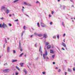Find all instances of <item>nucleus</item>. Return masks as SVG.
<instances>
[{
	"mask_svg": "<svg viewBox=\"0 0 75 75\" xmlns=\"http://www.w3.org/2000/svg\"><path fill=\"white\" fill-rule=\"evenodd\" d=\"M23 71L24 72L25 75H27V71H26V69H24Z\"/></svg>",
	"mask_w": 75,
	"mask_h": 75,
	"instance_id": "2eb2a0df",
	"label": "nucleus"
},
{
	"mask_svg": "<svg viewBox=\"0 0 75 75\" xmlns=\"http://www.w3.org/2000/svg\"><path fill=\"white\" fill-rule=\"evenodd\" d=\"M19 0H15L13 1L14 3H16V2H17Z\"/></svg>",
	"mask_w": 75,
	"mask_h": 75,
	"instance_id": "412c9836",
	"label": "nucleus"
},
{
	"mask_svg": "<svg viewBox=\"0 0 75 75\" xmlns=\"http://www.w3.org/2000/svg\"><path fill=\"white\" fill-rule=\"evenodd\" d=\"M68 73L67 72H66L65 71L64 72V74L65 75H67V74Z\"/></svg>",
	"mask_w": 75,
	"mask_h": 75,
	"instance_id": "473e14b6",
	"label": "nucleus"
},
{
	"mask_svg": "<svg viewBox=\"0 0 75 75\" xmlns=\"http://www.w3.org/2000/svg\"><path fill=\"white\" fill-rule=\"evenodd\" d=\"M47 55H48V53L47 52V50H45V54H43V55L44 59H45L46 57L45 56H47Z\"/></svg>",
	"mask_w": 75,
	"mask_h": 75,
	"instance_id": "f03ea898",
	"label": "nucleus"
},
{
	"mask_svg": "<svg viewBox=\"0 0 75 75\" xmlns=\"http://www.w3.org/2000/svg\"><path fill=\"white\" fill-rule=\"evenodd\" d=\"M16 68L18 71H20V68H19L17 66H16Z\"/></svg>",
	"mask_w": 75,
	"mask_h": 75,
	"instance_id": "aec40b11",
	"label": "nucleus"
},
{
	"mask_svg": "<svg viewBox=\"0 0 75 75\" xmlns=\"http://www.w3.org/2000/svg\"><path fill=\"white\" fill-rule=\"evenodd\" d=\"M37 43H36L35 44V47H37Z\"/></svg>",
	"mask_w": 75,
	"mask_h": 75,
	"instance_id": "a878e982",
	"label": "nucleus"
},
{
	"mask_svg": "<svg viewBox=\"0 0 75 75\" xmlns=\"http://www.w3.org/2000/svg\"><path fill=\"white\" fill-rule=\"evenodd\" d=\"M34 35H36L37 36H38V33H34Z\"/></svg>",
	"mask_w": 75,
	"mask_h": 75,
	"instance_id": "393cba45",
	"label": "nucleus"
},
{
	"mask_svg": "<svg viewBox=\"0 0 75 75\" xmlns=\"http://www.w3.org/2000/svg\"><path fill=\"white\" fill-rule=\"evenodd\" d=\"M19 48H21V50H20L21 51H23V50H22V48H21V43H20V42H19Z\"/></svg>",
	"mask_w": 75,
	"mask_h": 75,
	"instance_id": "423d86ee",
	"label": "nucleus"
},
{
	"mask_svg": "<svg viewBox=\"0 0 75 75\" xmlns=\"http://www.w3.org/2000/svg\"><path fill=\"white\" fill-rule=\"evenodd\" d=\"M65 33L63 34V37H65Z\"/></svg>",
	"mask_w": 75,
	"mask_h": 75,
	"instance_id": "864d4df0",
	"label": "nucleus"
},
{
	"mask_svg": "<svg viewBox=\"0 0 75 75\" xmlns=\"http://www.w3.org/2000/svg\"><path fill=\"white\" fill-rule=\"evenodd\" d=\"M17 59H13L12 60V62H17Z\"/></svg>",
	"mask_w": 75,
	"mask_h": 75,
	"instance_id": "f8f14e48",
	"label": "nucleus"
},
{
	"mask_svg": "<svg viewBox=\"0 0 75 75\" xmlns=\"http://www.w3.org/2000/svg\"><path fill=\"white\" fill-rule=\"evenodd\" d=\"M54 13V11H52V14H53Z\"/></svg>",
	"mask_w": 75,
	"mask_h": 75,
	"instance_id": "ea45409f",
	"label": "nucleus"
},
{
	"mask_svg": "<svg viewBox=\"0 0 75 75\" xmlns=\"http://www.w3.org/2000/svg\"><path fill=\"white\" fill-rule=\"evenodd\" d=\"M7 51L8 52H10V47H8L7 48Z\"/></svg>",
	"mask_w": 75,
	"mask_h": 75,
	"instance_id": "ddd939ff",
	"label": "nucleus"
},
{
	"mask_svg": "<svg viewBox=\"0 0 75 75\" xmlns=\"http://www.w3.org/2000/svg\"><path fill=\"white\" fill-rule=\"evenodd\" d=\"M29 65H31V63H29Z\"/></svg>",
	"mask_w": 75,
	"mask_h": 75,
	"instance_id": "bf43d9fd",
	"label": "nucleus"
},
{
	"mask_svg": "<svg viewBox=\"0 0 75 75\" xmlns=\"http://www.w3.org/2000/svg\"><path fill=\"white\" fill-rule=\"evenodd\" d=\"M50 25H52V22H51L50 23Z\"/></svg>",
	"mask_w": 75,
	"mask_h": 75,
	"instance_id": "37998d69",
	"label": "nucleus"
},
{
	"mask_svg": "<svg viewBox=\"0 0 75 75\" xmlns=\"http://www.w3.org/2000/svg\"><path fill=\"white\" fill-rule=\"evenodd\" d=\"M48 45H49V42H46L45 44L46 45V46H47Z\"/></svg>",
	"mask_w": 75,
	"mask_h": 75,
	"instance_id": "cd10ccee",
	"label": "nucleus"
},
{
	"mask_svg": "<svg viewBox=\"0 0 75 75\" xmlns=\"http://www.w3.org/2000/svg\"><path fill=\"white\" fill-rule=\"evenodd\" d=\"M23 54H24V53H22L19 56V57H22V55H23Z\"/></svg>",
	"mask_w": 75,
	"mask_h": 75,
	"instance_id": "6ab92c4d",
	"label": "nucleus"
},
{
	"mask_svg": "<svg viewBox=\"0 0 75 75\" xmlns=\"http://www.w3.org/2000/svg\"><path fill=\"white\" fill-rule=\"evenodd\" d=\"M53 38H56V35H55L53 37Z\"/></svg>",
	"mask_w": 75,
	"mask_h": 75,
	"instance_id": "72a5a7b5",
	"label": "nucleus"
},
{
	"mask_svg": "<svg viewBox=\"0 0 75 75\" xmlns=\"http://www.w3.org/2000/svg\"><path fill=\"white\" fill-rule=\"evenodd\" d=\"M38 37H42V34H38Z\"/></svg>",
	"mask_w": 75,
	"mask_h": 75,
	"instance_id": "b1692460",
	"label": "nucleus"
},
{
	"mask_svg": "<svg viewBox=\"0 0 75 75\" xmlns=\"http://www.w3.org/2000/svg\"><path fill=\"white\" fill-rule=\"evenodd\" d=\"M9 10H8V9H7L6 10V13H7V14H8V13H9Z\"/></svg>",
	"mask_w": 75,
	"mask_h": 75,
	"instance_id": "f3484780",
	"label": "nucleus"
},
{
	"mask_svg": "<svg viewBox=\"0 0 75 75\" xmlns=\"http://www.w3.org/2000/svg\"><path fill=\"white\" fill-rule=\"evenodd\" d=\"M23 28H24V30H25V26H24Z\"/></svg>",
	"mask_w": 75,
	"mask_h": 75,
	"instance_id": "c03bdc74",
	"label": "nucleus"
},
{
	"mask_svg": "<svg viewBox=\"0 0 75 75\" xmlns=\"http://www.w3.org/2000/svg\"><path fill=\"white\" fill-rule=\"evenodd\" d=\"M61 72V69H59L58 70V72Z\"/></svg>",
	"mask_w": 75,
	"mask_h": 75,
	"instance_id": "a18cd8bd",
	"label": "nucleus"
},
{
	"mask_svg": "<svg viewBox=\"0 0 75 75\" xmlns=\"http://www.w3.org/2000/svg\"><path fill=\"white\" fill-rule=\"evenodd\" d=\"M24 31H23L22 33H23V34H24Z\"/></svg>",
	"mask_w": 75,
	"mask_h": 75,
	"instance_id": "680f3d73",
	"label": "nucleus"
},
{
	"mask_svg": "<svg viewBox=\"0 0 75 75\" xmlns=\"http://www.w3.org/2000/svg\"><path fill=\"white\" fill-rule=\"evenodd\" d=\"M70 1H71V2H72L73 1H72V0H70Z\"/></svg>",
	"mask_w": 75,
	"mask_h": 75,
	"instance_id": "e2e57ef3",
	"label": "nucleus"
},
{
	"mask_svg": "<svg viewBox=\"0 0 75 75\" xmlns=\"http://www.w3.org/2000/svg\"><path fill=\"white\" fill-rule=\"evenodd\" d=\"M13 53H14V54H15L16 52V50H13Z\"/></svg>",
	"mask_w": 75,
	"mask_h": 75,
	"instance_id": "c85d7f7f",
	"label": "nucleus"
},
{
	"mask_svg": "<svg viewBox=\"0 0 75 75\" xmlns=\"http://www.w3.org/2000/svg\"><path fill=\"white\" fill-rule=\"evenodd\" d=\"M50 53H51L52 54H54V52L52 50H50Z\"/></svg>",
	"mask_w": 75,
	"mask_h": 75,
	"instance_id": "4468645a",
	"label": "nucleus"
},
{
	"mask_svg": "<svg viewBox=\"0 0 75 75\" xmlns=\"http://www.w3.org/2000/svg\"><path fill=\"white\" fill-rule=\"evenodd\" d=\"M47 37L48 36H47V34H44L43 35V38H47Z\"/></svg>",
	"mask_w": 75,
	"mask_h": 75,
	"instance_id": "0eeeda50",
	"label": "nucleus"
},
{
	"mask_svg": "<svg viewBox=\"0 0 75 75\" xmlns=\"http://www.w3.org/2000/svg\"><path fill=\"white\" fill-rule=\"evenodd\" d=\"M8 25L9 26H10V27H11V23H9Z\"/></svg>",
	"mask_w": 75,
	"mask_h": 75,
	"instance_id": "4c0bfd02",
	"label": "nucleus"
},
{
	"mask_svg": "<svg viewBox=\"0 0 75 75\" xmlns=\"http://www.w3.org/2000/svg\"><path fill=\"white\" fill-rule=\"evenodd\" d=\"M7 39L8 40L9 39V38H7Z\"/></svg>",
	"mask_w": 75,
	"mask_h": 75,
	"instance_id": "69168bd1",
	"label": "nucleus"
},
{
	"mask_svg": "<svg viewBox=\"0 0 75 75\" xmlns=\"http://www.w3.org/2000/svg\"><path fill=\"white\" fill-rule=\"evenodd\" d=\"M27 6H32V5H31V4H27Z\"/></svg>",
	"mask_w": 75,
	"mask_h": 75,
	"instance_id": "5701e85b",
	"label": "nucleus"
},
{
	"mask_svg": "<svg viewBox=\"0 0 75 75\" xmlns=\"http://www.w3.org/2000/svg\"><path fill=\"white\" fill-rule=\"evenodd\" d=\"M22 8H25L24 7V6H23Z\"/></svg>",
	"mask_w": 75,
	"mask_h": 75,
	"instance_id": "338daca9",
	"label": "nucleus"
},
{
	"mask_svg": "<svg viewBox=\"0 0 75 75\" xmlns=\"http://www.w3.org/2000/svg\"><path fill=\"white\" fill-rule=\"evenodd\" d=\"M5 27L7 28H8V26L4 23H3V24L1 25V24H0V28H2L3 27L4 28H5Z\"/></svg>",
	"mask_w": 75,
	"mask_h": 75,
	"instance_id": "f257e3e1",
	"label": "nucleus"
},
{
	"mask_svg": "<svg viewBox=\"0 0 75 75\" xmlns=\"http://www.w3.org/2000/svg\"><path fill=\"white\" fill-rule=\"evenodd\" d=\"M62 50H65V49H64V47H62Z\"/></svg>",
	"mask_w": 75,
	"mask_h": 75,
	"instance_id": "8fccbe9b",
	"label": "nucleus"
},
{
	"mask_svg": "<svg viewBox=\"0 0 75 75\" xmlns=\"http://www.w3.org/2000/svg\"><path fill=\"white\" fill-rule=\"evenodd\" d=\"M68 72H72V70L70 69L69 68H68Z\"/></svg>",
	"mask_w": 75,
	"mask_h": 75,
	"instance_id": "dca6fc26",
	"label": "nucleus"
},
{
	"mask_svg": "<svg viewBox=\"0 0 75 75\" xmlns=\"http://www.w3.org/2000/svg\"><path fill=\"white\" fill-rule=\"evenodd\" d=\"M49 17H51V16L50 15H49Z\"/></svg>",
	"mask_w": 75,
	"mask_h": 75,
	"instance_id": "6e6d98bb",
	"label": "nucleus"
},
{
	"mask_svg": "<svg viewBox=\"0 0 75 75\" xmlns=\"http://www.w3.org/2000/svg\"><path fill=\"white\" fill-rule=\"evenodd\" d=\"M24 4H25V5H27L28 3H26V2H24Z\"/></svg>",
	"mask_w": 75,
	"mask_h": 75,
	"instance_id": "e433bc0d",
	"label": "nucleus"
},
{
	"mask_svg": "<svg viewBox=\"0 0 75 75\" xmlns=\"http://www.w3.org/2000/svg\"><path fill=\"white\" fill-rule=\"evenodd\" d=\"M40 3V2H39V1H37L36 2V3Z\"/></svg>",
	"mask_w": 75,
	"mask_h": 75,
	"instance_id": "3c124183",
	"label": "nucleus"
},
{
	"mask_svg": "<svg viewBox=\"0 0 75 75\" xmlns=\"http://www.w3.org/2000/svg\"><path fill=\"white\" fill-rule=\"evenodd\" d=\"M8 65L7 63H5V64H4V66H5V65Z\"/></svg>",
	"mask_w": 75,
	"mask_h": 75,
	"instance_id": "a19ab883",
	"label": "nucleus"
},
{
	"mask_svg": "<svg viewBox=\"0 0 75 75\" xmlns=\"http://www.w3.org/2000/svg\"><path fill=\"white\" fill-rule=\"evenodd\" d=\"M54 57H55V55H52V58H54Z\"/></svg>",
	"mask_w": 75,
	"mask_h": 75,
	"instance_id": "7c9ffc66",
	"label": "nucleus"
},
{
	"mask_svg": "<svg viewBox=\"0 0 75 75\" xmlns=\"http://www.w3.org/2000/svg\"><path fill=\"white\" fill-rule=\"evenodd\" d=\"M73 71H75V67L73 68Z\"/></svg>",
	"mask_w": 75,
	"mask_h": 75,
	"instance_id": "2f4dec72",
	"label": "nucleus"
},
{
	"mask_svg": "<svg viewBox=\"0 0 75 75\" xmlns=\"http://www.w3.org/2000/svg\"><path fill=\"white\" fill-rule=\"evenodd\" d=\"M55 64V62H53V64Z\"/></svg>",
	"mask_w": 75,
	"mask_h": 75,
	"instance_id": "603ef678",
	"label": "nucleus"
},
{
	"mask_svg": "<svg viewBox=\"0 0 75 75\" xmlns=\"http://www.w3.org/2000/svg\"><path fill=\"white\" fill-rule=\"evenodd\" d=\"M24 63H20L21 67H23V65H24Z\"/></svg>",
	"mask_w": 75,
	"mask_h": 75,
	"instance_id": "9d476101",
	"label": "nucleus"
},
{
	"mask_svg": "<svg viewBox=\"0 0 75 75\" xmlns=\"http://www.w3.org/2000/svg\"><path fill=\"white\" fill-rule=\"evenodd\" d=\"M4 40L5 43H7V40H6V38H5Z\"/></svg>",
	"mask_w": 75,
	"mask_h": 75,
	"instance_id": "bb28decb",
	"label": "nucleus"
},
{
	"mask_svg": "<svg viewBox=\"0 0 75 75\" xmlns=\"http://www.w3.org/2000/svg\"><path fill=\"white\" fill-rule=\"evenodd\" d=\"M18 74V73H16V75H17Z\"/></svg>",
	"mask_w": 75,
	"mask_h": 75,
	"instance_id": "5fc2aeb1",
	"label": "nucleus"
},
{
	"mask_svg": "<svg viewBox=\"0 0 75 75\" xmlns=\"http://www.w3.org/2000/svg\"><path fill=\"white\" fill-rule=\"evenodd\" d=\"M46 73H45V71H43L42 72V74H43V75H45V74Z\"/></svg>",
	"mask_w": 75,
	"mask_h": 75,
	"instance_id": "c756f323",
	"label": "nucleus"
},
{
	"mask_svg": "<svg viewBox=\"0 0 75 75\" xmlns=\"http://www.w3.org/2000/svg\"><path fill=\"white\" fill-rule=\"evenodd\" d=\"M11 15L10 14L9 15V17H11Z\"/></svg>",
	"mask_w": 75,
	"mask_h": 75,
	"instance_id": "0e129e2a",
	"label": "nucleus"
},
{
	"mask_svg": "<svg viewBox=\"0 0 75 75\" xmlns=\"http://www.w3.org/2000/svg\"><path fill=\"white\" fill-rule=\"evenodd\" d=\"M40 25L41 26H42V27H46V25L44 23H42V22H40Z\"/></svg>",
	"mask_w": 75,
	"mask_h": 75,
	"instance_id": "20e7f679",
	"label": "nucleus"
},
{
	"mask_svg": "<svg viewBox=\"0 0 75 75\" xmlns=\"http://www.w3.org/2000/svg\"><path fill=\"white\" fill-rule=\"evenodd\" d=\"M33 35H31L30 36V38H32L33 37Z\"/></svg>",
	"mask_w": 75,
	"mask_h": 75,
	"instance_id": "49530a36",
	"label": "nucleus"
},
{
	"mask_svg": "<svg viewBox=\"0 0 75 75\" xmlns=\"http://www.w3.org/2000/svg\"><path fill=\"white\" fill-rule=\"evenodd\" d=\"M62 45H63V47H66V46H67L66 45H65V44L63 42H62Z\"/></svg>",
	"mask_w": 75,
	"mask_h": 75,
	"instance_id": "6e6552de",
	"label": "nucleus"
},
{
	"mask_svg": "<svg viewBox=\"0 0 75 75\" xmlns=\"http://www.w3.org/2000/svg\"><path fill=\"white\" fill-rule=\"evenodd\" d=\"M57 38L58 39H59V35H58L57 36Z\"/></svg>",
	"mask_w": 75,
	"mask_h": 75,
	"instance_id": "c9c22d12",
	"label": "nucleus"
},
{
	"mask_svg": "<svg viewBox=\"0 0 75 75\" xmlns=\"http://www.w3.org/2000/svg\"><path fill=\"white\" fill-rule=\"evenodd\" d=\"M9 71V69H5L4 70H3V71L4 72H8Z\"/></svg>",
	"mask_w": 75,
	"mask_h": 75,
	"instance_id": "39448f33",
	"label": "nucleus"
},
{
	"mask_svg": "<svg viewBox=\"0 0 75 75\" xmlns=\"http://www.w3.org/2000/svg\"><path fill=\"white\" fill-rule=\"evenodd\" d=\"M58 67H56V69H58Z\"/></svg>",
	"mask_w": 75,
	"mask_h": 75,
	"instance_id": "774afa93",
	"label": "nucleus"
},
{
	"mask_svg": "<svg viewBox=\"0 0 75 75\" xmlns=\"http://www.w3.org/2000/svg\"><path fill=\"white\" fill-rule=\"evenodd\" d=\"M0 19L1 20H3L4 19V18H3V17L1 18H0Z\"/></svg>",
	"mask_w": 75,
	"mask_h": 75,
	"instance_id": "09e8293b",
	"label": "nucleus"
},
{
	"mask_svg": "<svg viewBox=\"0 0 75 75\" xmlns=\"http://www.w3.org/2000/svg\"><path fill=\"white\" fill-rule=\"evenodd\" d=\"M39 51V52H40L41 55H42V49L41 48V46H40Z\"/></svg>",
	"mask_w": 75,
	"mask_h": 75,
	"instance_id": "7ed1b4c3",
	"label": "nucleus"
},
{
	"mask_svg": "<svg viewBox=\"0 0 75 75\" xmlns=\"http://www.w3.org/2000/svg\"><path fill=\"white\" fill-rule=\"evenodd\" d=\"M62 25L63 27H65V25L64 24V22H62Z\"/></svg>",
	"mask_w": 75,
	"mask_h": 75,
	"instance_id": "4be33fe9",
	"label": "nucleus"
},
{
	"mask_svg": "<svg viewBox=\"0 0 75 75\" xmlns=\"http://www.w3.org/2000/svg\"><path fill=\"white\" fill-rule=\"evenodd\" d=\"M71 7H74V6L73 5H72L71 6Z\"/></svg>",
	"mask_w": 75,
	"mask_h": 75,
	"instance_id": "13d9d810",
	"label": "nucleus"
},
{
	"mask_svg": "<svg viewBox=\"0 0 75 75\" xmlns=\"http://www.w3.org/2000/svg\"><path fill=\"white\" fill-rule=\"evenodd\" d=\"M66 18L67 19L68 18H70V16L69 15H67L66 16Z\"/></svg>",
	"mask_w": 75,
	"mask_h": 75,
	"instance_id": "1a4fd4ad",
	"label": "nucleus"
},
{
	"mask_svg": "<svg viewBox=\"0 0 75 75\" xmlns=\"http://www.w3.org/2000/svg\"><path fill=\"white\" fill-rule=\"evenodd\" d=\"M37 25L38 26V27H40V24H39V23H37Z\"/></svg>",
	"mask_w": 75,
	"mask_h": 75,
	"instance_id": "f704fd0d",
	"label": "nucleus"
},
{
	"mask_svg": "<svg viewBox=\"0 0 75 75\" xmlns=\"http://www.w3.org/2000/svg\"><path fill=\"white\" fill-rule=\"evenodd\" d=\"M23 34H24V33H22L21 35V37H23Z\"/></svg>",
	"mask_w": 75,
	"mask_h": 75,
	"instance_id": "58836bf2",
	"label": "nucleus"
},
{
	"mask_svg": "<svg viewBox=\"0 0 75 75\" xmlns=\"http://www.w3.org/2000/svg\"><path fill=\"white\" fill-rule=\"evenodd\" d=\"M51 48V46H50V45H48L47 47V49H50V48Z\"/></svg>",
	"mask_w": 75,
	"mask_h": 75,
	"instance_id": "9b49d317",
	"label": "nucleus"
},
{
	"mask_svg": "<svg viewBox=\"0 0 75 75\" xmlns=\"http://www.w3.org/2000/svg\"><path fill=\"white\" fill-rule=\"evenodd\" d=\"M45 58H47V59H49L48 57H45Z\"/></svg>",
	"mask_w": 75,
	"mask_h": 75,
	"instance_id": "4d7b16f0",
	"label": "nucleus"
},
{
	"mask_svg": "<svg viewBox=\"0 0 75 75\" xmlns=\"http://www.w3.org/2000/svg\"><path fill=\"white\" fill-rule=\"evenodd\" d=\"M22 11H23V12H24V9H22Z\"/></svg>",
	"mask_w": 75,
	"mask_h": 75,
	"instance_id": "052dcab7",
	"label": "nucleus"
},
{
	"mask_svg": "<svg viewBox=\"0 0 75 75\" xmlns=\"http://www.w3.org/2000/svg\"><path fill=\"white\" fill-rule=\"evenodd\" d=\"M18 21V19L14 20V21Z\"/></svg>",
	"mask_w": 75,
	"mask_h": 75,
	"instance_id": "79ce46f5",
	"label": "nucleus"
},
{
	"mask_svg": "<svg viewBox=\"0 0 75 75\" xmlns=\"http://www.w3.org/2000/svg\"><path fill=\"white\" fill-rule=\"evenodd\" d=\"M5 7L4 6H2L1 8V9L2 10H3V9H4L5 8Z\"/></svg>",
	"mask_w": 75,
	"mask_h": 75,
	"instance_id": "a211bd4d",
	"label": "nucleus"
},
{
	"mask_svg": "<svg viewBox=\"0 0 75 75\" xmlns=\"http://www.w3.org/2000/svg\"><path fill=\"white\" fill-rule=\"evenodd\" d=\"M65 47V48H66V50H68V48H67V46H66V47Z\"/></svg>",
	"mask_w": 75,
	"mask_h": 75,
	"instance_id": "de8ad7c7",
	"label": "nucleus"
}]
</instances>
